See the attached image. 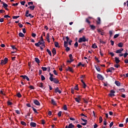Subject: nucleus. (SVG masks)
I'll use <instances>...</instances> for the list:
<instances>
[{"label": "nucleus", "instance_id": "obj_1", "mask_svg": "<svg viewBox=\"0 0 128 128\" xmlns=\"http://www.w3.org/2000/svg\"><path fill=\"white\" fill-rule=\"evenodd\" d=\"M88 42V40L86 38V37L84 36H82V38H80L78 40V42Z\"/></svg>", "mask_w": 128, "mask_h": 128}, {"label": "nucleus", "instance_id": "obj_2", "mask_svg": "<svg viewBox=\"0 0 128 128\" xmlns=\"http://www.w3.org/2000/svg\"><path fill=\"white\" fill-rule=\"evenodd\" d=\"M97 78L98 80H104V78L100 74H98L97 76Z\"/></svg>", "mask_w": 128, "mask_h": 128}, {"label": "nucleus", "instance_id": "obj_3", "mask_svg": "<svg viewBox=\"0 0 128 128\" xmlns=\"http://www.w3.org/2000/svg\"><path fill=\"white\" fill-rule=\"evenodd\" d=\"M112 70H114V68L111 67L107 70V72H112Z\"/></svg>", "mask_w": 128, "mask_h": 128}, {"label": "nucleus", "instance_id": "obj_4", "mask_svg": "<svg viewBox=\"0 0 128 128\" xmlns=\"http://www.w3.org/2000/svg\"><path fill=\"white\" fill-rule=\"evenodd\" d=\"M124 50V48H121L120 50H116V54H122V52Z\"/></svg>", "mask_w": 128, "mask_h": 128}, {"label": "nucleus", "instance_id": "obj_5", "mask_svg": "<svg viewBox=\"0 0 128 128\" xmlns=\"http://www.w3.org/2000/svg\"><path fill=\"white\" fill-rule=\"evenodd\" d=\"M55 92H58V94H62V91L60 90V88H58V87H57L55 88Z\"/></svg>", "mask_w": 128, "mask_h": 128}, {"label": "nucleus", "instance_id": "obj_6", "mask_svg": "<svg viewBox=\"0 0 128 128\" xmlns=\"http://www.w3.org/2000/svg\"><path fill=\"white\" fill-rule=\"evenodd\" d=\"M30 126L32 128H36V122H31L30 124Z\"/></svg>", "mask_w": 128, "mask_h": 128}, {"label": "nucleus", "instance_id": "obj_7", "mask_svg": "<svg viewBox=\"0 0 128 128\" xmlns=\"http://www.w3.org/2000/svg\"><path fill=\"white\" fill-rule=\"evenodd\" d=\"M21 78H23L24 80H26L28 82L30 81V78L26 76H21Z\"/></svg>", "mask_w": 128, "mask_h": 128}, {"label": "nucleus", "instance_id": "obj_8", "mask_svg": "<svg viewBox=\"0 0 128 128\" xmlns=\"http://www.w3.org/2000/svg\"><path fill=\"white\" fill-rule=\"evenodd\" d=\"M34 102L35 104H36V106H40V102H38V100H34Z\"/></svg>", "mask_w": 128, "mask_h": 128}, {"label": "nucleus", "instance_id": "obj_9", "mask_svg": "<svg viewBox=\"0 0 128 128\" xmlns=\"http://www.w3.org/2000/svg\"><path fill=\"white\" fill-rule=\"evenodd\" d=\"M120 62V59L116 57L115 58V62L116 64H118Z\"/></svg>", "mask_w": 128, "mask_h": 128}, {"label": "nucleus", "instance_id": "obj_10", "mask_svg": "<svg viewBox=\"0 0 128 128\" xmlns=\"http://www.w3.org/2000/svg\"><path fill=\"white\" fill-rule=\"evenodd\" d=\"M69 58H70V60H71V62H74V58L72 57V54H69Z\"/></svg>", "mask_w": 128, "mask_h": 128}, {"label": "nucleus", "instance_id": "obj_11", "mask_svg": "<svg viewBox=\"0 0 128 128\" xmlns=\"http://www.w3.org/2000/svg\"><path fill=\"white\" fill-rule=\"evenodd\" d=\"M46 38L47 42H50V34H47Z\"/></svg>", "mask_w": 128, "mask_h": 128}, {"label": "nucleus", "instance_id": "obj_12", "mask_svg": "<svg viewBox=\"0 0 128 128\" xmlns=\"http://www.w3.org/2000/svg\"><path fill=\"white\" fill-rule=\"evenodd\" d=\"M52 54H54V56L55 54H56V50L55 48H54L52 49Z\"/></svg>", "mask_w": 128, "mask_h": 128}, {"label": "nucleus", "instance_id": "obj_13", "mask_svg": "<svg viewBox=\"0 0 128 128\" xmlns=\"http://www.w3.org/2000/svg\"><path fill=\"white\" fill-rule=\"evenodd\" d=\"M115 84L116 86H120V82L118 81H116Z\"/></svg>", "mask_w": 128, "mask_h": 128}, {"label": "nucleus", "instance_id": "obj_14", "mask_svg": "<svg viewBox=\"0 0 128 128\" xmlns=\"http://www.w3.org/2000/svg\"><path fill=\"white\" fill-rule=\"evenodd\" d=\"M98 20L96 21L98 24H100V18L98 17L97 18Z\"/></svg>", "mask_w": 128, "mask_h": 128}, {"label": "nucleus", "instance_id": "obj_15", "mask_svg": "<svg viewBox=\"0 0 128 128\" xmlns=\"http://www.w3.org/2000/svg\"><path fill=\"white\" fill-rule=\"evenodd\" d=\"M51 102L53 104V106H56V101H54V99L52 100Z\"/></svg>", "mask_w": 128, "mask_h": 128}, {"label": "nucleus", "instance_id": "obj_16", "mask_svg": "<svg viewBox=\"0 0 128 128\" xmlns=\"http://www.w3.org/2000/svg\"><path fill=\"white\" fill-rule=\"evenodd\" d=\"M98 32H99V34H101V36H104V32H102V30H98Z\"/></svg>", "mask_w": 128, "mask_h": 128}, {"label": "nucleus", "instance_id": "obj_17", "mask_svg": "<svg viewBox=\"0 0 128 128\" xmlns=\"http://www.w3.org/2000/svg\"><path fill=\"white\" fill-rule=\"evenodd\" d=\"M68 128H74V125L72 124H70L68 126Z\"/></svg>", "mask_w": 128, "mask_h": 128}, {"label": "nucleus", "instance_id": "obj_18", "mask_svg": "<svg viewBox=\"0 0 128 128\" xmlns=\"http://www.w3.org/2000/svg\"><path fill=\"white\" fill-rule=\"evenodd\" d=\"M53 82L55 84H58V82H60V80H58L56 78H54V80H53Z\"/></svg>", "mask_w": 128, "mask_h": 128}, {"label": "nucleus", "instance_id": "obj_19", "mask_svg": "<svg viewBox=\"0 0 128 128\" xmlns=\"http://www.w3.org/2000/svg\"><path fill=\"white\" fill-rule=\"evenodd\" d=\"M18 36H20V38H24V34H22V32H20L18 34Z\"/></svg>", "mask_w": 128, "mask_h": 128}, {"label": "nucleus", "instance_id": "obj_20", "mask_svg": "<svg viewBox=\"0 0 128 128\" xmlns=\"http://www.w3.org/2000/svg\"><path fill=\"white\" fill-rule=\"evenodd\" d=\"M35 62H37V64H40V59H38V58H35Z\"/></svg>", "mask_w": 128, "mask_h": 128}, {"label": "nucleus", "instance_id": "obj_21", "mask_svg": "<svg viewBox=\"0 0 128 128\" xmlns=\"http://www.w3.org/2000/svg\"><path fill=\"white\" fill-rule=\"evenodd\" d=\"M46 52H48L50 56H52V52H50V50H48V49H47Z\"/></svg>", "mask_w": 128, "mask_h": 128}, {"label": "nucleus", "instance_id": "obj_22", "mask_svg": "<svg viewBox=\"0 0 128 128\" xmlns=\"http://www.w3.org/2000/svg\"><path fill=\"white\" fill-rule=\"evenodd\" d=\"M28 8H30V10H34V6H30Z\"/></svg>", "mask_w": 128, "mask_h": 128}, {"label": "nucleus", "instance_id": "obj_23", "mask_svg": "<svg viewBox=\"0 0 128 128\" xmlns=\"http://www.w3.org/2000/svg\"><path fill=\"white\" fill-rule=\"evenodd\" d=\"M118 46H119V48H122V46H124V44L122 42H120L118 44Z\"/></svg>", "mask_w": 128, "mask_h": 128}, {"label": "nucleus", "instance_id": "obj_24", "mask_svg": "<svg viewBox=\"0 0 128 128\" xmlns=\"http://www.w3.org/2000/svg\"><path fill=\"white\" fill-rule=\"evenodd\" d=\"M90 26L92 30H96V26H94V25H90Z\"/></svg>", "mask_w": 128, "mask_h": 128}, {"label": "nucleus", "instance_id": "obj_25", "mask_svg": "<svg viewBox=\"0 0 128 128\" xmlns=\"http://www.w3.org/2000/svg\"><path fill=\"white\" fill-rule=\"evenodd\" d=\"M74 100H76V102H80V99H78V98H74Z\"/></svg>", "mask_w": 128, "mask_h": 128}, {"label": "nucleus", "instance_id": "obj_26", "mask_svg": "<svg viewBox=\"0 0 128 128\" xmlns=\"http://www.w3.org/2000/svg\"><path fill=\"white\" fill-rule=\"evenodd\" d=\"M0 64L2 66H4V64H6V63L4 61V60H2Z\"/></svg>", "mask_w": 128, "mask_h": 128}, {"label": "nucleus", "instance_id": "obj_27", "mask_svg": "<svg viewBox=\"0 0 128 128\" xmlns=\"http://www.w3.org/2000/svg\"><path fill=\"white\" fill-rule=\"evenodd\" d=\"M20 123L22 126H26V123L24 121H21Z\"/></svg>", "mask_w": 128, "mask_h": 128}, {"label": "nucleus", "instance_id": "obj_28", "mask_svg": "<svg viewBox=\"0 0 128 128\" xmlns=\"http://www.w3.org/2000/svg\"><path fill=\"white\" fill-rule=\"evenodd\" d=\"M92 48H98V46H96V44H94L92 45Z\"/></svg>", "mask_w": 128, "mask_h": 128}, {"label": "nucleus", "instance_id": "obj_29", "mask_svg": "<svg viewBox=\"0 0 128 128\" xmlns=\"http://www.w3.org/2000/svg\"><path fill=\"white\" fill-rule=\"evenodd\" d=\"M64 48L68 47V42L66 41L64 42Z\"/></svg>", "mask_w": 128, "mask_h": 128}, {"label": "nucleus", "instance_id": "obj_30", "mask_svg": "<svg viewBox=\"0 0 128 128\" xmlns=\"http://www.w3.org/2000/svg\"><path fill=\"white\" fill-rule=\"evenodd\" d=\"M40 88H44V84L40 83L39 84Z\"/></svg>", "mask_w": 128, "mask_h": 128}, {"label": "nucleus", "instance_id": "obj_31", "mask_svg": "<svg viewBox=\"0 0 128 128\" xmlns=\"http://www.w3.org/2000/svg\"><path fill=\"white\" fill-rule=\"evenodd\" d=\"M99 120H100V124H101V122H102V116L100 117Z\"/></svg>", "mask_w": 128, "mask_h": 128}, {"label": "nucleus", "instance_id": "obj_32", "mask_svg": "<svg viewBox=\"0 0 128 128\" xmlns=\"http://www.w3.org/2000/svg\"><path fill=\"white\" fill-rule=\"evenodd\" d=\"M54 45H55V46H56V48H58V46H58V42H55Z\"/></svg>", "mask_w": 128, "mask_h": 128}, {"label": "nucleus", "instance_id": "obj_33", "mask_svg": "<svg viewBox=\"0 0 128 128\" xmlns=\"http://www.w3.org/2000/svg\"><path fill=\"white\" fill-rule=\"evenodd\" d=\"M41 80H46V78H44V75L41 76Z\"/></svg>", "mask_w": 128, "mask_h": 128}, {"label": "nucleus", "instance_id": "obj_34", "mask_svg": "<svg viewBox=\"0 0 128 128\" xmlns=\"http://www.w3.org/2000/svg\"><path fill=\"white\" fill-rule=\"evenodd\" d=\"M86 22H88V24H90V19L88 18H86Z\"/></svg>", "mask_w": 128, "mask_h": 128}, {"label": "nucleus", "instance_id": "obj_35", "mask_svg": "<svg viewBox=\"0 0 128 128\" xmlns=\"http://www.w3.org/2000/svg\"><path fill=\"white\" fill-rule=\"evenodd\" d=\"M3 6H4V8H8V6L6 4V3H3Z\"/></svg>", "mask_w": 128, "mask_h": 128}, {"label": "nucleus", "instance_id": "obj_36", "mask_svg": "<svg viewBox=\"0 0 128 128\" xmlns=\"http://www.w3.org/2000/svg\"><path fill=\"white\" fill-rule=\"evenodd\" d=\"M42 70L44 72H46V70H48V68L46 67H42Z\"/></svg>", "mask_w": 128, "mask_h": 128}, {"label": "nucleus", "instance_id": "obj_37", "mask_svg": "<svg viewBox=\"0 0 128 128\" xmlns=\"http://www.w3.org/2000/svg\"><path fill=\"white\" fill-rule=\"evenodd\" d=\"M63 108L64 110H68V108L66 107V105H64Z\"/></svg>", "mask_w": 128, "mask_h": 128}, {"label": "nucleus", "instance_id": "obj_38", "mask_svg": "<svg viewBox=\"0 0 128 128\" xmlns=\"http://www.w3.org/2000/svg\"><path fill=\"white\" fill-rule=\"evenodd\" d=\"M55 78H54V77H50L49 79L50 80V82H54V80Z\"/></svg>", "mask_w": 128, "mask_h": 128}, {"label": "nucleus", "instance_id": "obj_39", "mask_svg": "<svg viewBox=\"0 0 128 128\" xmlns=\"http://www.w3.org/2000/svg\"><path fill=\"white\" fill-rule=\"evenodd\" d=\"M74 46L75 48H78V42H76Z\"/></svg>", "mask_w": 128, "mask_h": 128}, {"label": "nucleus", "instance_id": "obj_40", "mask_svg": "<svg viewBox=\"0 0 128 128\" xmlns=\"http://www.w3.org/2000/svg\"><path fill=\"white\" fill-rule=\"evenodd\" d=\"M62 111L59 112L58 114V116H62Z\"/></svg>", "mask_w": 128, "mask_h": 128}, {"label": "nucleus", "instance_id": "obj_41", "mask_svg": "<svg viewBox=\"0 0 128 128\" xmlns=\"http://www.w3.org/2000/svg\"><path fill=\"white\" fill-rule=\"evenodd\" d=\"M29 11L28 10H27L26 11V16L27 18H28V14Z\"/></svg>", "mask_w": 128, "mask_h": 128}, {"label": "nucleus", "instance_id": "obj_42", "mask_svg": "<svg viewBox=\"0 0 128 128\" xmlns=\"http://www.w3.org/2000/svg\"><path fill=\"white\" fill-rule=\"evenodd\" d=\"M123 56H124V58H126L128 56V52H125Z\"/></svg>", "mask_w": 128, "mask_h": 128}, {"label": "nucleus", "instance_id": "obj_43", "mask_svg": "<svg viewBox=\"0 0 128 128\" xmlns=\"http://www.w3.org/2000/svg\"><path fill=\"white\" fill-rule=\"evenodd\" d=\"M120 35L118 34H115L114 36V38H118V36H119Z\"/></svg>", "mask_w": 128, "mask_h": 128}, {"label": "nucleus", "instance_id": "obj_44", "mask_svg": "<svg viewBox=\"0 0 128 128\" xmlns=\"http://www.w3.org/2000/svg\"><path fill=\"white\" fill-rule=\"evenodd\" d=\"M109 34L110 36H112V30L109 31Z\"/></svg>", "mask_w": 128, "mask_h": 128}, {"label": "nucleus", "instance_id": "obj_45", "mask_svg": "<svg viewBox=\"0 0 128 128\" xmlns=\"http://www.w3.org/2000/svg\"><path fill=\"white\" fill-rule=\"evenodd\" d=\"M32 108L34 112H36V114H38V111L36 110V109L34 108Z\"/></svg>", "mask_w": 128, "mask_h": 128}, {"label": "nucleus", "instance_id": "obj_46", "mask_svg": "<svg viewBox=\"0 0 128 128\" xmlns=\"http://www.w3.org/2000/svg\"><path fill=\"white\" fill-rule=\"evenodd\" d=\"M114 126V122H111L110 124V128H112Z\"/></svg>", "mask_w": 128, "mask_h": 128}, {"label": "nucleus", "instance_id": "obj_47", "mask_svg": "<svg viewBox=\"0 0 128 128\" xmlns=\"http://www.w3.org/2000/svg\"><path fill=\"white\" fill-rule=\"evenodd\" d=\"M30 4L32 6V4H34V2H28V6H30Z\"/></svg>", "mask_w": 128, "mask_h": 128}, {"label": "nucleus", "instance_id": "obj_48", "mask_svg": "<svg viewBox=\"0 0 128 128\" xmlns=\"http://www.w3.org/2000/svg\"><path fill=\"white\" fill-rule=\"evenodd\" d=\"M17 96H18V98H22V94H20V93H18V94H17Z\"/></svg>", "mask_w": 128, "mask_h": 128}, {"label": "nucleus", "instance_id": "obj_49", "mask_svg": "<svg viewBox=\"0 0 128 128\" xmlns=\"http://www.w3.org/2000/svg\"><path fill=\"white\" fill-rule=\"evenodd\" d=\"M53 72H54V74H55V76H58V72H56V70H54L53 71Z\"/></svg>", "mask_w": 128, "mask_h": 128}, {"label": "nucleus", "instance_id": "obj_50", "mask_svg": "<svg viewBox=\"0 0 128 128\" xmlns=\"http://www.w3.org/2000/svg\"><path fill=\"white\" fill-rule=\"evenodd\" d=\"M82 120V122H88V120H84L82 118H81Z\"/></svg>", "mask_w": 128, "mask_h": 128}, {"label": "nucleus", "instance_id": "obj_51", "mask_svg": "<svg viewBox=\"0 0 128 128\" xmlns=\"http://www.w3.org/2000/svg\"><path fill=\"white\" fill-rule=\"evenodd\" d=\"M96 70L98 72H100V67H96Z\"/></svg>", "mask_w": 128, "mask_h": 128}, {"label": "nucleus", "instance_id": "obj_52", "mask_svg": "<svg viewBox=\"0 0 128 128\" xmlns=\"http://www.w3.org/2000/svg\"><path fill=\"white\" fill-rule=\"evenodd\" d=\"M21 4H22V6H24V4H26V2L25 1H22L20 2Z\"/></svg>", "mask_w": 128, "mask_h": 128}, {"label": "nucleus", "instance_id": "obj_53", "mask_svg": "<svg viewBox=\"0 0 128 128\" xmlns=\"http://www.w3.org/2000/svg\"><path fill=\"white\" fill-rule=\"evenodd\" d=\"M109 96H114V94L113 93H110V94H109Z\"/></svg>", "mask_w": 128, "mask_h": 128}, {"label": "nucleus", "instance_id": "obj_54", "mask_svg": "<svg viewBox=\"0 0 128 128\" xmlns=\"http://www.w3.org/2000/svg\"><path fill=\"white\" fill-rule=\"evenodd\" d=\"M86 83H83L82 87L84 88H86Z\"/></svg>", "mask_w": 128, "mask_h": 128}, {"label": "nucleus", "instance_id": "obj_55", "mask_svg": "<svg viewBox=\"0 0 128 128\" xmlns=\"http://www.w3.org/2000/svg\"><path fill=\"white\" fill-rule=\"evenodd\" d=\"M20 18V16H13L12 18L16 19V18Z\"/></svg>", "mask_w": 128, "mask_h": 128}, {"label": "nucleus", "instance_id": "obj_56", "mask_svg": "<svg viewBox=\"0 0 128 128\" xmlns=\"http://www.w3.org/2000/svg\"><path fill=\"white\" fill-rule=\"evenodd\" d=\"M8 59L7 58H4V61L6 64L8 62Z\"/></svg>", "mask_w": 128, "mask_h": 128}, {"label": "nucleus", "instance_id": "obj_57", "mask_svg": "<svg viewBox=\"0 0 128 128\" xmlns=\"http://www.w3.org/2000/svg\"><path fill=\"white\" fill-rule=\"evenodd\" d=\"M68 70H70V72H72V68L70 67H68Z\"/></svg>", "mask_w": 128, "mask_h": 128}, {"label": "nucleus", "instance_id": "obj_58", "mask_svg": "<svg viewBox=\"0 0 128 128\" xmlns=\"http://www.w3.org/2000/svg\"><path fill=\"white\" fill-rule=\"evenodd\" d=\"M114 66L115 68H118L119 66H120L118 65V64H114Z\"/></svg>", "mask_w": 128, "mask_h": 128}, {"label": "nucleus", "instance_id": "obj_59", "mask_svg": "<svg viewBox=\"0 0 128 128\" xmlns=\"http://www.w3.org/2000/svg\"><path fill=\"white\" fill-rule=\"evenodd\" d=\"M18 26L20 27V28H22V26H23L22 24H21L20 23H19V24H18Z\"/></svg>", "mask_w": 128, "mask_h": 128}, {"label": "nucleus", "instance_id": "obj_60", "mask_svg": "<svg viewBox=\"0 0 128 128\" xmlns=\"http://www.w3.org/2000/svg\"><path fill=\"white\" fill-rule=\"evenodd\" d=\"M35 46H40V42L36 43V44H35Z\"/></svg>", "mask_w": 128, "mask_h": 128}, {"label": "nucleus", "instance_id": "obj_61", "mask_svg": "<svg viewBox=\"0 0 128 128\" xmlns=\"http://www.w3.org/2000/svg\"><path fill=\"white\" fill-rule=\"evenodd\" d=\"M124 88H122L120 90V92H124Z\"/></svg>", "mask_w": 128, "mask_h": 128}, {"label": "nucleus", "instance_id": "obj_62", "mask_svg": "<svg viewBox=\"0 0 128 128\" xmlns=\"http://www.w3.org/2000/svg\"><path fill=\"white\" fill-rule=\"evenodd\" d=\"M119 126H120V128H122V127L124 126V124H119Z\"/></svg>", "mask_w": 128, "mask_h": 128}, {"label": "nucleus", "instance_id": "obj_63", "mask_svg": "<svg viewBox=\"0 0 128 128\" xmlns=\"http://www.w3.org/2000/svg\"><path fill=\"white\" fill-rule=\"evenodd\" d=\"M66 50L67 51V52H68V51H70V48H68V46H67V47H66Z\"/></svg>", "mask_w": 128, "mask_h": 128}, {"label": "nucleus", "instance_id": "obj_64", "mask_svg": "<svg viewBox=\"0 0 128 128\" xmlns=\"http://www.w3.org/2000/svg\"><path fill=\"white\" fill-rule=\"evenodd\" d=\"M48 115L50 116H52V112L51 111H48Z\"/></svg>", "mask_w": 128, "mask_h": 128}]
</instances>
